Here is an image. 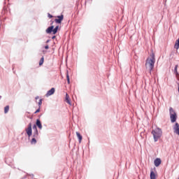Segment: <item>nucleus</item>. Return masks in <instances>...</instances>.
Wrapping results in <instances>:
<instances>
[{"label":"nucleus","instance_id":"obj_20","mask_svg":"<svg viewBox=\"0 0 179 179\" xmlns=\"http://www.w3.org/2000/svg\"><path fill=\"white\" fill-rule=\"evenodd\" d=\"M66 79H67V83L69 85V83H71V80H69V74L68 73V71L66 73Z\"/></svg>","mask_w":179,"mask_h":179},{"label":"nucleus","instance_id":"obj_21","mask_svg":"<svg viewBox=\"0 0 179 179\" xmlns=\"http://www.w3.org/2000/svg\"><path fill=\"white\" fill-rule=\"evenodd\" d=\"M38 104V106L41 108V104H43V99H39Z\"/></svg>","mask_w":179,"mask_h":179},{"label":"nucleus","instance_id":"obj_17","mask_svg":"<svg viewBox=\"0 0 179 179\" xmlns=\"http://www.w3.org/2000/svg\"><path fill=\"white\" fill-rule=\"evenodd\" d=\"M31 145H36L37 143V140L36 138L33 137L31 141Z\"/></svg>","mask_w":179,"mask_h":179},{"label":"nucleus","instance_id":"obj_15","mask_svg":"<svg viewBox=\"0 0 179 179\" xmlns=\"http://www.w3.org/2000/svg\"><path fill=\"white\" fill-rule=\"evenodd\" d=\"M58 29H59L58 26L55 27V28H53L52 34H57V33L58 32Z\"/></svg>","mask_w":179,"mask_h":179},{"label":"nucleus","instance_id":"obj_16","mask_svg":"<svg viewBox=\"0 0 179 179\" xmlns=\"http://www.w3.org/2000/svg\"><path fill=\"white\" fill-rule=\"evenodd\" d=\"M175 48L176 50H178L179 48V38H178V40L176 41V43H175Z\"/></svg>","mask_w":179,"mask_h":179},{"label":"nucleus","instance_id":"obj_8","mask_svg":"<svg viewBox=\"0 0 179 179\" xmlns=\"http://www.w3.org/2000/svg\"><path fill=\"white\" fill-rule=\"evenodd\" d=\"M174 134H176L177 135H179V124L178 123H176L175 126L173 127Z\"/></svg>","mask_w":179,"mask_h":179},{"label":"nucleus","instance_id":"obj_30","mask_svg":"<svg viewBox=\"0 0 179 179\" xmlns=\"http://www.w3.org/2000/svg\"><path fill=\"white\" fill-rule=\"evenodd\" d=\"M29 176H31V177H32V178H33V177H34V174H31V175H29Z\"/></svg>","mask_w":179,"mask_h":179},{"label":"nucleus","instance_id":"obj_12","mask_svg":"<svg viewBox=\"0 0 179 179\" xmlns=\"http://www.w3.org/2000/svg\"><path fill=\"white\" fill-rule=\"evenodd\" d=\"M178 69V64H176L174 68V73H176V76H179L178 71H177V69Z\"/></svg>","mask_w":179,"mask_h":179},{"label":"nucleus","instance_id":"obj_13","mask_svg":"<svg viewBox=\"0 0 179 179\" xmlns=\"http://www.w3.org/2000/svg\"><path fill=\"white\" fill-rule=\"evenodd\" d=\"M150 179H156V175L155 174V172L153 171L150 172Z\"/></svg>","mask_w":179,"mask_h":179},{"label":"nucleus","instance_id":"obj_18","mask_svg":"<svg viewBox=\"0 0 179 179\" xmlns=\"http://www.w3.org/2000/svg\"><path fill=\"white\" fill-rule=\"evenodd\" d=\"M8 112H9V106H6L4 108V113H5V114H8Z\"/></svg>","mask_w":179,"mask_h":179},{"label":"nucleus","instance_id":"obj_24","mask_svg":"<svg viewBox=\"0 0 179 179\" xmlns=\"http://www.w3.org/2000/svg\"><path fill=\"white\" fill-rule=\"evenodd\" d=\"M66 103H67L68 104H69V106H71V100L67 99V100H66Z\"/></svg>","mask_w":179,"mask_h":179},{"label":"nucleus","instance_id":"obj_27","mask_svg":"<svg viewBox=\"0 0 179 179\" xmlns=\"http://www.w3.org/2000/svg\"><path fill=\"white\" fill-rule=\"evenodd\" d=\"M48 48H50V46H48V45H46L45 46V50H48Z\"/></svg>","mask_w":179,"mask_h":179},{"label":"nucleus","instance_id":"obj_14","mask_svg":"<svg viewBox=\"0 0 179 179\" xmlns=\"http://www.w3.org/2000/svg\"><path fill=\"white\" fill-rule=\"evenodd\" d=\"M32 137L38 139V131H34L32 134Z\"/></svg>","mask_w":179,"mask_h":179},{"label":"nucleus","instance_id":"obj_28","mask_svg":"<svg viewBox=\"0 0 179 179\" xmlns=\"http://www.w3.org/2000/svg\"><path fill=\"white\" fill-rule=\"evenodd\" d=\"M48 17H49L50 19H51V18H52V15L51 14L48 13Z\"/></svg>","mask_w":179,"mask_h":179},{"label":"nucleus","instance_id":"obj_4","mask_svg":"<svg viewBox=\"0 0 179 179\" xmlns=\"http://www.w3.org/2000/svg\"><path fill=\"white\" fill-rule=\"evenodd\" d=\"M25 131L27 132L29 138L33 135V129H31V123L28 124V127L25 129Z\"/></svg>","mask_w":179,"mask_h":179},{"label":"nucleus","instance_id":"obj_22","mask_svg":"<svg viewBox=\"0 0 179 179\" xmlns=\"http://www.w3.org/2000/svg\"><path fill=\"white\" fill-rule=\"evenodd\" d=\"M32 128H33V129H34V132H35V131H38V130L37 129V127L36 126V124H34Z\"/></svg>","mask_w":179,"mask_h":179},{"label":"nucleus","instance_id":"obj_2","mask_svg":"<svg viewBox=\"0 0 179 179\" xmlns=\"http://www.w3.org/2000/svg\"><path fill=\"white\" fill-rule=\"evenodd\" d=\"M151 134L154 138V141L157 142L159 138H162V135H163V131L162 129L157 127L155 129H152Z\"/></svg>","mask_w":179,"mask_h":179},{"label":"nucleus","instance_id":"obj_1","mask_svg":"<svg viewBox=\"0 0 179 179\" xmlns=\"http://www.w3.org/2000/svg\"><path fill=\"white\" fill-rule=\"evenodd\" d=\"M155 62H156L155 53H152L151 58H148L145 61V72L150 74L152 73V71L155 68Z\"/></svg>","mask_w":179,"mask_h":179},{"label":"nucleus","instance_id":"obj_10","mask_svg":"<svg viewBox=\"0 0 179 179\" xmlns=\"http://www.w3.org/2000/svg\"><path fill=\"white\" fill-rule=\"evenodd\" d=\"M52 30H54V26H50L46 29V33L50 34V33H52Z\"/></svg>","mask_w":179,"mask_h":179},{"label":"nucleus","instance_id":"obj_33","mask_svg":"<svg viewBox=\"0 0 179 179\" xmlns=\"http://www.w3.org/2000/svg\"><path fill=\"white\" fill-rule=\"evenodd\" d=\"M36 99H38V98L36 97Z\"/></svg>","mask_w":179,"mask_h":179},{"label":"nucleus","instance_id":"obj_6","mask_svg":"<svg viewBox=\"0 0 179 179\" xmlns=\"http://www.w3.org/2000/svg\"><path fill=\"white\" fill-rule=\"evenodd\" d=\"M154 164L155 167H159L160 164H162V159H160V158L155 159L154 161Z\"/></svg>","mask_w":179,"mask_h":179},{"label":"nucleus","instance_id":"obj_23","mask_svg":"<svg viewBox=\"0 0 179 179\" xmlns=\"http://www.w3.org/2000/svg\"><path fill=\"white\" fill-rule=\"evenodd\" d=\"M66 103H67L68 104H69V106H71V100L67 99V100H66Z\"/></svg>","mask_w":179,"mask_h":179},{"label":"nucleus","instance_id":"obj_7","mask_svg":"<svg viewBox=\"0 0 179 179\" xmlns=\"http://www.w3.org/2000/svg\"><path fill=\"white\" fill-rule=\"evenodd\" d=\"M57 18L58 19L55 20V22L56 23H61L62 22V20H64V15H61L57 16Z\"/></svg>","mask_w":179,"mask_h":179},{"label":"nucleus","instance_id":"obj_29","mask_svg":"<svg viewBox=\"0 0 179 179\" xmlns=\"http://www.w3.org/2000/svg\"><path fill=\"white\" fill-rule=\"evenodd\" d=\"M50 41V39L47 40L46 43H48Z\"/></svg>","mask_w":179,"mask_h":179},{"label":"nucleus","instance_id":"obj_31","mask_svg":"<svg viewBox=\"0 0 179 179\" xmlns=\"http://www.w3.org/2000/svg\"><path fill=\"white\" fill-rule=\"evenodd\" d=\"M52 39L55 38V36H53L52 37Z\"/></svg>","mask_w":179,"mask_h":179},{"label":"nucleus","instance_id":"obj_34","mask_svg":"<svg viewBox=\"0 0 179 179\" xmlns=\"http://www.w3.org/2000/svg\"><path fill=\"white\" fill-rule=\"evenodd\" d=\"M178 179H179V177H178Z\"/></svg>","mask_w":179,"mask_h":179},{"label":"nucleus","instance_id":"obj_9","mask_svg":"<svg viewBox=\"0 0 179 179\" xmlns=\"http://www.w3.org/2000/svg\"><path fill=\"white\" fill-rule=\"evenodd\" d=\"M76 135H77V137L78 138V142L79 143H82V139L83 138V137L82 136V135L80 134V133H79V131H76Z\"/></svg>","mask_w":179,"mask_h":179},{"label":"nucleus","instance_id":"obj_26","mask_svg":"<svg viewBox=\"0 0 179 179\" xmlns=\"http://www.w3.org/2000/svg\"><path fill=\"white\" fill-rule=\"evenodd\" d=\"M69 100V95L68 94H66V101Z\"/></svg>","mask_w":179,"mask_h":179},{"label":"nucleus","instance_id":"obj_32","mask_svg":"<svg viewBox=\"0 0 179 179\" xmlns=\"http://www.w3.org/2000/svg\"><path fill=\"white\" fill-rule=\"evenodd\" d=\"M36 99H38V98L36 97Z\"/></svg>","mask_w":179,"mask_h":179},{"label":"nucleus","instance_id":"obj_5","mask_svg":"<svg viewBox=\"0 0 179 179\" xmlns=\"http://www.w3.org/2000/svg\"><path fill=\"white\" fill-rule=\"evenodd\" d=\"M55 93V88L52 87L51 90L47 92L45 96L46 97H50V96H52Z\"/></svg>","mask_w":179,"mask_h":179},{"label":"nucleus","instance_id":"obj_11","mask_svg":"<svg viewBox=\"0 0 179 179\" xmlns=\"http://www.w3.org/2000/svg\"><path fill=\"white\" fill-rule=\"evenodd\" d=\"M36 126L38 128H39V129H43V125L41 124V121H40L39 119L36 120Z\"/></svg>","mask_w":179,"mask_h":179},{"label":"nucleus","instance_id":"obj_25","mask_svg":"<svg viewBox=\"0 0 179 179\" xmlns=\"http://www.w3.org/2000/svg\"><path fill=\"white\" fill-rule=\"evenodd\" d=\"M40 108H41L39 107V108L35 111V114H37V113H40Z\"/></svg>","mask_w":179,"mask_h":179},{"label":"nucleus","instance_id":"obj_3","mask_svg":"<svg viewBox=\"0 0 179 179\" xmlns=\"http://www.w3.org/2000/svg\"><path fill=\"white\" fill-rule=\"evenodd\" d=\"M169 114H170V119L171 122L174 123L177 121V113L176 110L173 108H169Z\"/></svg>","mask_w":179,"mask_h":179},{"label":"nucleus","instance_id":"obj_19","mask_svg":"<svg viewBox=\"0 0 179 179\" xmlns=\"http://www.w3.org/2000/svg\"><path fill=\"white\" fill-rule=\"evenodd\" d=\"M43 64H44V57H42L40 59V62H39L40 66H41V65H43Z\"/></svg>","mask_w":179,"mask_h":179}]
</instances>
